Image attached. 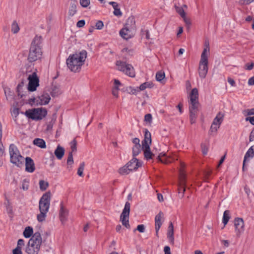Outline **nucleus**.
I'll return each instance as SVG.
<instances>
[{"mask_svg":"<svg viewBox=\"0 0 254 254\" xmlns=\"http://www.w3.org/2000/svg\"><path fill=\"white\" fill-rule=\"evenodd\" d=\"M165 156H166V154L165 153L161 152V153H159V154L158 155V156L157 157V159L158 160V161H160L163 163H167L166 160L162 159L163 157H165Z\"/></svg>","mask_w":254,"mask_h":254,"instance_id":"47","label":"nucleus"},{"mask_svg":"<svg viewBox=\"0 0 254 254\" xmlns=\"http://www.w3.org/2000/svg\"><path fill=\"white\" fill-rule=\"evenodd\" d=\"M28 80H29L28 90L31 92L35 91L37 87L39 85V80L36 73L33 72L32 74L29 75Z\"/></svg>","mask_w":254,"mask_h":254,"instance_id":"9","label":"nucleus"},{"mask_svg":"<svg viewBox=\"0 0 254 254\" xmlns=\"http://www.w3.org/2000/svg\"><path fill=\"white\" fill-rule=\"evenodd\" d=\"M236 234L237 237H240L244 232V222L241 218H236L234 220Z\"/></svg>","mask_w":254,"mask_h":254,"instance_id":"11","label":"nucleus"},{"mask_svg":"<svg viewBox=\"0 0 254 254\" xmlns=\"http://www.w3.org/2000/svg\"><path fill=\"white\" fill-rule=\"evenodd\" d=\"M144 120L147 122H151L152 121V116L150 114H147L145 115Z\"/></svg>","mask_w":254,"mask_h":254,"instance_id":"64","label":"nucleus"},{"mask_svg":"<svg viewBox=\"0 0 254 254\" xmlns=\"http://www.w3.org/2000/svg\"><path fill=\"white\" fill-rule=\"evenodd\" d=\"M33 144L41 148H45L46 147L45 141L41 138H35L33 141Z\"/></svg>","mask_w":254,"mask_h":254,"instance_id":"26","label":"nucleus"},{"mask_svg":"<svg viewBox=\"0 0 254 254\" xmlns=\"http://www.w3.org/2000/svg\"><path fill=\"white\" fill-rule=\"evenodd\" d=\"M33 228L31 227L28 226L25 228L23 234L25 238H29L33 235Z\"/></svg>","mask_w":254,"mask_h":254,"instance_id":"29","label":"nucleus"},{"mask_svg":"<svg viewBox=\"0 0 254 254\" xmlns=\"http://www.w3.org/2000/svg\"><path fill=\"white\" fill-rule=\"evenodd\" d=\"M68 215V210L64 208L63 203H61L60 210L59 212V216L60 220L63 224L67 220Z\"/></svg>","mask_w":254,"mask_h":254,"instance_id":"17","label":"nucleus"},{"mask_svg":"<svg viewBox=\"0 0 254 254\" xmlns=\"http://www.w3.org/2000/svg\"><path fill=\"white\" fill-rule=\"evenodd\" d=\"M2 138V125L0 122V157H2L4 154V147L1 142Z\"/></svg>","mask_w":254,"mask_h":254,"instance_id":"28","label":"nucleus"},{"mask_svg":"<svg viewBox=\"0 0 254 254\" xmlns=\"http://www.w3.org/2000/svg\"><path fill=\"white\" fill-rule=\"evenodd\" d=\"M40 247L28 242L26 247L25 252L27 254H38Z\"/></svg>","mask_w":254,"mask_h":254,"instance_id":"15","label":"nucleus"},{"mask_svg":"<svg viewBox=\"0 0 254 254\" xmlns=\"http://www.w3.org/2000/svg\"><path fill=\"white\" fill-rule=\"evenodd\" d=\"M113 13L115 15L117 16H121L122 15V12H121L120 9L118 8V7L114 8V11Z\"/></svg>","mask_w":254,"mask_h":254,"instance_id":"55","label":"nucleus"},{"mask_svg":"<svg viewBox=\"0 0 254 254\" xmlns=\"http://www.w3.org/2000/svg\"><path fill=\"white\" fill-rule=\"evenodd\" d=\"M47 111L45 108H35L27 110L24 115L28 118L35 121H39L46 116Z\"/></svg>","mask_w":254,"mask_h":254,"instance_id":"5","label":"nucleus"},{"mask_svg":"<svg viewBox=\"0 0 254 254\" xmlns=\"http://www.w3.org/2000/svg\"><path fill=\"white\" fill-rule=\"evenodd\" d=\"M126 165L128 166V168L132 171V170H136L139 167L141 166L142 162H139L136 158L133 157Z\"/></svg>","mask_w":254,"mask_h":254,"instance_id":"14","label":"nucleus"},{"mask_svg":"<svg viewBox=\"0 0 254 254\" xmlns=\"http://www.w3.org/2000/svg\"><path fill=\"white\" fill-rule=\"evenodd\" d=\"M165 78V73L164 72L158 71L156 74V79L158 81H161Z\"/></svg>","mask_w":254,"mask_h":254,"instance_id":"44","label":"nucleus"},{"mask_svg":"<svg viewBox=\"0 0 254 254\" xmlns=\"http://www.w3.org/2000/svg\"><path fill=\"white\" fill-rule=\"evenodd\" d=\"M51 193L48 191L43 194L39 202V208L40 211L48 212L50 205Z\"/></svg>","mask_w":254,"mask_h":254,"instance_id":"7","label":"nucleus"},{"mask_svg":"<svg viewBox=\"0 0 254 254\" xmlns=\"http://www.w3.org/2000/svg\"><path fill=\"white\" fill-rule=\"evenodd\" d=\"M208 61L200 60L199 65V75L200 78H204L208 72Z\"/></svg>","mask_w":254,"mask_h":254,"instance_id":"13","label":"nucleus"},{"mask_svg":"<svg viewBox=\"0 0 254 254\" xmlns=\"http://www.w3.org/2000/svg\"><path fill=\"white\" fill-rule=\"evenodd\" d=\"M116 65L118 67V70L123 72L126 75L131 77H134L135 76L134 69L131 64L121 61H117L116 62Z\"/></svg>","mask_w":254,"mask_h":254,"instance_id":"6","label":"nucleus"},{"mask_svg":"<svg viewBox=\"0 0 254 254\" xmlns=\"http://www.w3.org/2000/svg\"><path fill=\"white\" fill-rule=\"evenodd\" d=\"M135 30L132 28L124 26L120 31V35L124 39L128 40L133 36Z\"/></svg>","mask_w":254,"mask_h":254,"instance_id":"12","label":"nucleus"},{"mask_svg":"<svg viewBox=\"0 0 254 254\" xmlns=\"http://www.w3.org/2000/svg\"><path fill=\"white\" fill-rule=\"evenodd\" d=\"M153 87V83H151V82H144L142 84H141L139 87V90H144V89H145L146 88H151Z\"/></svg>","mask_w":254,"mask_h":254,"instance_id":"38","label":"nucleus"},{"mask_svg":"<svg viewBox=\"0 0 254 254\" xmlns=\"http://www.w3.org/2000/svg\"><path fill=\"white\" fill-rule=\"evenodd\" d=\"M85 22L84 20H79L76 23V26L79 28L83 27L85 25Z\"/></svg>","mask_w":254,"mask_h":254,"instance_id":"61","label":"nucleus"},{"mask_svg":"<svg viewBox=\"0 0 254 254\" xmlns=\"http://www.w3.org/2000/svg\"><path fill=\"white\" fill-rule=\"evenodd\" d=\"M125 27L132 28L133 29H135V21L134 16H129L127 20V22L124 25Z\"/></svg>","mask_w":254,"mask_h":254,"instance_id":"24","label":"nucleus"},{"mask_svg":"<svg viewBox=\"0 0 254 254\" xmlns=\"http://www.w3.org/2000/svg\"><path fill=\"white\" fill-rule=\"evenodd\" d=\"M201 148L202 153L204 155H206L208 152V147L207 145L205 143H201Z\"/></svg>","mask_w":254,"mask_h":254,"instance_id":"48","label":"nucleus"},{"mask_svg":"<svg viewBox=\"0 0 254 254\" xmlns=\"http://www.w3.org/2000/svg\"><path fill=\"white\" fill-rule=\"evenodd\" d=\"M143 140H146L148 143L151 144V133L147 129L145 130L144 138Z\"/></svg>","mask_w":254,"mask_h":254,"instance_id":"41","label":"nucleus"},{"mask_svg":"<svg viewBox=\"0 0 254 254\" xmlns=\"http://www.w3.org/2000/svg\"><path fill=\"white\" fill-rule=\"evenodd\" d=\"M11 114L12 116L14 118V121H16L17 117L21 113L24 114L25 113L23 112H20V108L18 107V104L17 102L13 104L12 108L10 110Z\"/></svg>","mask_w":254,"mask_h":254,"instance_id":"20","label":"nucleus"},{"mask_svg":"<svg viewBox=\"0 0 254 254\" xmlns=\"http://www.w3.org/2000/svg\"><path fill=\"white\" fill-rule=\"evenodd\" d=\"M76 4L72 2H70V7L68 10V15L70 16H73L77 12Z\"/></svg>","mask_w":254,"mask_h":254,"instance_id":"27","label":"nucleus"},{"mask_svg":"<svg viewBox=\"0 0 254 254\" xmlns=\"http://www.w3.org/2000/svg\"><path fill=\"white\" fill-rule=\"evenodd\" d=\"M130 203L128 202H126L124 208L120 216V221L122 222L123 225H124L127 229H130V228L128 221L130 212Z\"/></svg>","mask_w":254,"mask_h":254,"instance_id":"8","label":"nucleus"},{"mask_svg":"<svg viewBox=\"0 0 254 254\" xmlns=\"http://www.w3.org/2000/svg\"><path fill=\"white\" fill-rule=\"evenodd\" d=\"M190 97V115H197L199 104L198 102V92L197 88H194L191 90Z\"/></svg>","mask_w":254,"mask_h":254,"instance_id":"4","label":"nucleus"},{"mask_svg":"<svg viewBox=\"0 0 254 254\" xmlns=\"http://www.w3.org/2000/svg\"><path fill=\"white\" fill-rule=\"evenodd\" d=\"M76 144L77 142L75 140V139H74L71 142H70V147L71 149L72 153L73 152L76 151Z\"/></svg>","mask_w":254,"mask_h":254,"instance_id":"53","label":"nucleus"},{"mask_svg":"<svg viewBox=\"0 0 254 254\" xmlns=\"http://www.w3.org/2000/svg\"><path fill=\"white\" fill-rule=\"evenodd\" d=\"M51 95L52 97H55L62 93L60 86L58 85H52L51 88Z\"/></svg>","mask_w":254,"mask_h":254,"instance_id":"22","label":"nucleus"},{"mask_svg":"<svg viewBox=\"0 0 254 254\" xmlns=\"http://www.w3.org/2000/svg\"><path fill=\"white\" fill-rule=\"evenodd\" d=\"M35 170V163L32 159L29 157L25 158V171L29 173H33Z\"/></svg>","mask_w":254,"mask_h":254,"instance_id":"16","label":"nucleus"},{"mask_svg":"<svg viewBox=\"0 0 254 254\" xmlns=\"http://www.w3.org/2000/svg\"><path fill=\"white\" fill-rule=\"evenodd\" d=\"M224 115L222 112H219L213 121L212 123L216 126H220L223 122Z\"/></svg>","mask_w":254,"mask_h":254,"instance_id":"23","label":"nucleus"},{"mask_svg":"<svg viewBox=\"0 0 254 254\" xmlns=\"http://www.w3.org/2000/svg\"><path fill=\"white\" fill-rule=\"evenodd\" d=\"M42 40L41 36L36 35L32 41L27 58L29 62L36 61L41 58Z\"/></svg>","mask_w":254,"mask_h":254,"instance_id":"2","label":"nucleus"},{"mask_svg":"<svg viewBox=\"0 0 254 254\" xmlns=\"http://www.w3.org/2000/svg\"><path fill=\"white\" fill-rule=\"evenodd\" d=\"M220 127V126H216L215 125H213V123H212V125L211 126L210 128V132H216L217 131V129Z\"/></svg>","mask_w":254,"mask_h":254,"instance_id":"58","label":"nucleus"},{"mask_svg":"<svg viewBox=\"0 0 254 254\" xmlns=\"http://www.w3.org/2000/svg\"><path fill=\"white\" fill-rule=\"evenodd\" d=\"M167 237H168L170 242L171 244H174V230H168Z\"/></svg>","mask_w":254,"mask_h":254,"instance_id":"43","label":"nucleus"},{"mask_svg":"<svg viewBox=\"0 0 254 254\" xmlns=\"http://www.w3.org/2000/svg\"><path fill=\"white\" fill-rule=\"evenodd\" d=\"M246 69L249 70H252L254 67V63H251V64H247L246 65Z\"/></svg>","mask_w":254,"mask_h":254,"instance_id":"63","label":"nucleus"},{"mask_svg":"<svg viewBox=\"0 0 254 254\" xmlns=\"http://www.w3.org/2000/svg\"><path fill=\"white\" fill-rule=\"evenodd\" d=\"M40 104L42 105L48 104L51 99V97L48 93H44L41 96L39 97Z\"/></svg>","mask_w":254,"mask_h":254,"instance_id":"25","label":"nucleus"},{"mask_svg":"<svg viewBox=\"0 0 254 254\" xmlns=\"http://www.w3.org/2000/svg\"><path fill=\"white\" fill-rule=\"evenodd\" d=\"M163 216V213L162 211H160L159 213L156 215L155 217V231L156 235L158 236V231L162 224L161 222V219Z\"/></svg>","mask_w":254,"mask_h":254,"instance_id":"18","label":"nucleus"},{"mask_svg":"<svg viewBox=\"0 0 254 254\" xmlns=\"http://www.w3.org/2000/svg\"><path fill=\"white\" fill-rule=\"evenodd\" d=\"M186 175L183 173H181L180 176V183L178 186V195L181 198L184 196V193L186 191Z\"/></svg>","mask_w":254,"mask_h":254,"instance_id":"10","label":"nucleus"},{"mask_svg":"<svg viewBox=\"0 0 254 254\" xmlns=\"http://www.w3.org/2000/svg\"><path fill=\"white\" fill-rule=\"evenodd\" d=\"M103 22L101 20H98L95 25L96 28L99 30L102 29L103 27Z\"/></svg>","mask_w":254,"mask_h":254,"instance_id":"57","label":"nucleus"},{"mask_svg":"<svg viewBox=\"0 0 254 254\" xmlns=\"http://www.w3.org/2000/svg\"><path fill=\"white\" fill-rule=\"evenodd\" d=\"M143 151L144 152V157L147 160L152 159L153 157H154L156 155V153L150 151V148L149 149L143 150Z\"/></svg>","mask_w":254,"mask_h":254,"instance_id":"30","label":"nucleus"},{"mask_svg":"<svg viewBox=\"0 0 254 254\" xmlns=\"http://www.w3.org/2000/svg\"><path fill=\"white\" fill-rule=\"evenodd\" d=\"M130 172V169L128 168V166L126 164L119 170V173L122 175L128 174Z\"/></svg>","mask_w":254,"mask_h":254,"instance_id":"35","label":"nucleus"},{"mask_svg":"<svg viewBox=\"0 0 254 254\" xmlns=\"http://www.w3.org/2000/svg\"><path fill=\"white\" fill-rule=\"evenodd\" d=\"M40 213L37 215V218L39 222H42L45 220L46 217V214L48 212H45L42 211H40Z\"/></svg>","mask_w":254,"mask_h":254,"instance_id":"39","label":"nucleus"},{"mask_svg":"<svg viewBox=\"0 0 254 254\" xmlns=\"http://www.w3.org/2000/svg\"><path fill=\"white\" fill-rule=\"evenodd\" d=\"M87 57V52L82 50L79 53L70 55L66 60V64L69 69L73 72L80 70Z\"/></svg>","mask_w":254,"mask_h":254,"instance_id":"1","label":"nucleus"},{"mask_svg":"<svg viewBox=\"0 0 254 254\" xmlns=\"http://www.w3.org/2000/svg\"><path fill=\"white\" fill-rule=\"evenodd\" d=\"M254 156V145L251 146L245 155L244 159L247 160L249 158H253Z\"/></svg>","mask_w":254,"mask_h":254,"instance_id":"31","label":"nucleus"},{"mask_svg":"<svg viewBox=\"0 0 254 254\" xmlns=\"http://www.w3.org/2000/svg\"><path fill=\"white\" fill-rule=\"evenodd\" d=\"M19 27L16 21H14L11 24V32L13 34L17 33L19 31Z\"/></svg>","mask_w":254,"mask_h":254,"instance_id":"36","label":"nucleus"},{"mask_svg":"<svg viewBox=\"0 0 254 254\" xmlns=\"http://www.w3.org/2000/svg\"><path fill=\"white\" fill-rule=\"evenodd\" d=\"M118 90L119 87L118 86H115L113 89L112 94L116 97H118Z\"/></svg>","mask_w":254,"mask_h":254,"instance_id":"62","label":"nucleus"},{"mask_svg":"<svg viewBox=\"0 0 254 254\" xmlns=\"http://www.w3.org/2000/svg\"><path fill=\"white\" fill-rule=\"evenodd\" d=\"M143 140H146L148 143L151 144V133L147 129L145 130L144 138Z\"/></svg>","mask_w":254,"mask_h":254,"instance_id":"40","label":"nucleus"},{"mask_svg":"<svg viewBox=\"0 0 254 254\" xmlns=\"http://www.w3.org/2000/svg\"><path fill=\"white\" fill-rule=\"evenodd\" d=\"M22 189L24 190H27L29 188V181L27 179H24L22 182Z\"/></svg>","mask_w":254,"mask_h":254,"instance_id":"50","label":"nucleus"},{"mask_svg":"<svg viewBox=\"0 0 254 254\" xmlns=\"http://www.w3.org/2000/svg\"><path fill=\"white\" fill-rule=\"evenodd\" d=\"M150 144H151V143H148L147 142H146V140H142V146H141V147H142V150H145V149H149L150 148Z\"/></svg>","mask_w":254,"mask_h":254,"instance_id":"51","label":"nucleus"},{"mask_svg":"<svg viewBox=\"0 0 254 254\" xmlns=\"http://www.w3.org/2000/svg\"><path fill=\"white\" fill-rule=\"evenodd\" d=\"M125 91L127 92L129 94H135L137 92L139 91V89L137 88H134L131 86L126 87Z\"/></svg>","mask_w":254,"mask_h":254,"instance_id":"42","label":"nucleus"},{"mask_svg":"<svg viewBox=\"0 0 254 254\" xmlns=\"http://www.w3.org/2000/svg\"><path fill=\"white\" fill-rule=\"evenodd\" d=\"M29 242L40 247L42 243V238L40 233L39 232L35 233Z\"/></svg>","mask_w":254,"mask_h":254,"instance_id":"19","label":"nucleus"},{"mask_svg":"<svg viewBox=\"0 0 254 254\" xmlns=\"http://www.w3.org/2000/svg\"><path fill=\"white\" fill-rule=\"evenodd\" d=\"M230 218V216L229 210H225L223 213L222 219V222L224 224V226H225L228 223Z\"/></svg>","mask_w":254,"mask_h":254,"instance_id":"34","label":"nucleus"},{"mask_svg":"<svg viewBox=\"0 0 254 254\" xmlns=\"http://www.w3.org/2000/svg\"><path fill=\"white\" fill-rule=\"evenodd\" d=\"M136 230L138 231L140 233H143L145 231V226L143 224L138 225L137 226L136 229H135L134 231H135Z\"/></svg>","mask_w":254,"mask_h":254,"instance_id":"56","label":"nucleus"},{"mask_svg":"<svg viewBox=\"0 0 254 254\" xmlns=\"http://www.w3.org/2000/svg\"><path fill=\"white\" fill-rule=\"evenodd\" d=\"M24 80H22L21 83H19L17 86V92L18 96H20L21 98L23 97V95H20V90L22 89V87L24 85Z\"/></svg>","mask_w":254,"mask_h":254,"instance_id":"52","label":"nucleus"},{"mask_svg":"<svg viewBox=\"0 0 254 254\" xmlns=\"http://www.w3.org/2000/svg\"><path fill=\"white\" fill-rule=\"evenodd\" d=\"M176 8L177 12L181 15V16L183 18H185L186 13L183 8L180 7H176Z\"/></svg>","mask_w":254,"mask_h":254,"instance_id":"49","label":"nucleus"},{"mask_svg":"<svg viewBox=\"0 0 254 254\" xmlns=\"http://www.w3.org/2000/svg\"><path fill=\"white\" fill-rule=\"evenodd\" d=\"M142 147L140 145H134L132 147V156L133 157H135L137 155H138L141 151Z\"/></svg>","mask_w":254,"mask_h":254,"instance_id":"33","label":"nucleus"},{"mask_svg":"<svg viewBox=\"0 0 254 254\" xmlns=\"http://www.w3.org/2000/svg\"><path fill=\"white\" fill-rule=\"evenodd\" d=\"M85 163L84 162L81 163L77 170V174L80 177L83 176V172L84 169Z\"/></svg>","mask_w":254,"mask_h":254,"instance_id":"45","label":"nucleus"},{"mask_svg":"<svg viewBox=\"0 0 254 254\" xmlns=\"http://www.w3.org/2000/svg\"><path fill=\"white\" fill-rule=\"evenodd\" d=\"M13 254H22V251H21V248H19V247H16V248H15L13 251H12Z\"/></svg>","mask_w":254,"mask_h":254,"instance_id":"59","label":"nucleus"},{"mask_svg":"<svg viewBox=\"0 0 254 254\" xmlns=\"http://www.w3.org/2000/svg\"><path fill=\"white\" fill-rule=\"evenodd\" d=\"M39 184L40 189L42 191L45 190L49 186V183L44 180H40Z\"/></svg>","mask_w":254,"mask_h":254,"instance_id":"37","label":"nucleus"},{"mask_svg":"<svg viewBox=\"0 0 254 254\" xmlns=\"http://www.w3.org/2000/svg\"><path fill=\"white\" fill-rule=\"evenodd\" d=\"M254 1V0H240L239 2L241 4L247 5L249 4Z\"/></svg>","mask_w":254,"mask_h":254,"instance_id":"60","label":"nucleus"},{"mask_svg":"<svg viewBox=\"0 0 254 254\" xmlns=\"http://www.w3.org/2000/svg\"><path fill=\"white\" fill-rule=\"evenodd\" d=\"M209 52V47L208 45L206 48L203 49V51L201 55L200 60L208 61L207 53Z\"/></svg>","mask_w":254,"mask_h":254,"instance_id":"32","label":"nucleus"},{"mask_svg":"<svg viewBox=\"0 0 254 254\" xmlns=\"http://www.w3.org/2000/svg\"><path fill=\"white\" fill-rule=\"evenodd\" d=\"M73 163V155L72 152H70L68 153V158L67 159V165L68 166L67 168H68V166L71 165Z\"/></svg>","mask_w":254,"mask_h":254,"instance_id":"46","label":"nucleus"},{"mask_svg":"<svg viewBox=\"0 0 254 254\" xmlns=\"http://www.w3.org/2000/svg\"><path fill=\"white\" fill-rule=\"evenodd\" d=\"M90 3V0H80V4L83 7H87Z\"/></svg>","mask_w":254,"mask_h":254,"instance_id":"54","label":"nucleus"},{"mask_svg":"<svg viewBox=\"0 0 254 254\" xmlns=\"http://www.w3.org/2000/svg\"><path fill=\"white\" fill-rule=\"evenodd\" d=\"M9 152L10 162L18 167H22L24 158L20 154L17 147L14 144L9 145Z\"/></svg>","mask_w":254,"mask_h":254,"instance_id":"3","label":"nucleus"},{"mask_svg":"<svg viewBox=\"0 0 254 254\" xmlns=\"http://www.w3.org/2000/svg\"><path fill=\"white\" fill-rule=\"evenodd\" d=\"M64 147H62L60 145H59L56 150H55L54 154L56 157L59 159L61 160L64 154Z\"/></svg>","mask_w":254,"mask_h":254,"instance_id":"21","label":"nucleus"}]
</instances>
